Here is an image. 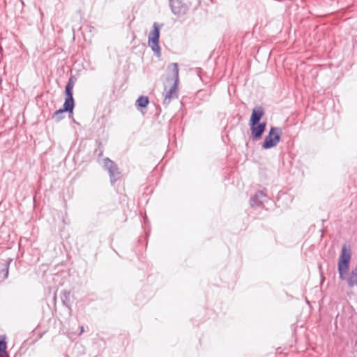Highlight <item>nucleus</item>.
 <instances>
[{
	"mask_svg": "<svg viewBox=\"0 0 357 357\" xmlns=\"http://www.w3.org/2000/svg\"><path fill=\"white\" fill-rule=\"evenodd\" d=\"M351 257V251L350 247L344 245L337 263V270L340 278L342 280H346L349 287H353L357 285V266L348 273Z\"/></svg>",
	"mask_w": 357,
	"mask_h": 357,
	"instance_id": "f257e3e1",
	"label": "nucleus"
},
{
	"mask_svg": "<svg viewBox=\"0 0 357 357\" xmlns=\"http://www.w3.org/2000/svg\"><path fill=\"white\" fill-rule=\"evenodd\" d=\"M167 70L172 72V77L167 78V80H172L173 84L170 89L167 91L163 103L169 105L172 100L178 98V86L179 82V69L177 63H172L167 66Z\"/></svg>",
	"mask_w": 357,
	"mask_h": 357,
	"instance_id": "f03ea898",
	"label": "nucleus"
},
{
	"mask_svg": "<svg viewBox=\"0 0 357 357\" xmlns=\"http://www.w3.org/2000/svg\"><path fill=\"white\" fill-rule=\"evenodd\" d=\"M160 38V26L158 23L154 22L153 29L150 31L148 38V45L154 52L155 55L160 57L161 55V50L159 45Z\"/></svg>",
	"mask_w": 357,
	"mask_h": 357,
	"instance_id": "7ed1b4c3",
	"label": "nucleus"
},
{
	"mask_svg": "<svg viewBox=\"0 0 357 357\" xmlns=\"http://www.w3.org/2000/svg\"><path fill=\"white\" fill-rule=\"evenodd\" d=\"M281 134L282 130L280 128L272 127L262 144L263 149H268L275 146L280 142Z\"/></svg>",
	"mask_w": 357,
	"mask_h": 357,
	"instance_id": "20e7f679",
	"label": "nucleus"
},
{
	"mask_svg": "<svg viewBox=\"0 0 357 357\" xmlns=\"http://www.w3.org/2000/svg\"><path fill=\"white\" fill-rule=\"evenodd\" d=\"M104 168L109 173L112 184L120 178L121 172L117 165L108 158L104 159Z\"/></svg>",
	"mask_w": 357,
	"mask_h": 357,
	"instance_id": "39448f33",
	"label": "nucleus"
},
{
	"mask_svg": "<svg viewBox=\"0 0 357 357\" xmlns=\"http://www.w3.org/2000/svg\"><path fill=\"white\" fill-rule=\"evenodd\" d=\"M169 6L172 13L178 16L185 15L189 8L185 0H169Z\"/></svg>",
	"mask_w": 357,
	"mask_h": 357,
	"instance_id": "423d86ee",
	"label": "nucleus"
},
{
	"mask_svg": "<svg viewBox=\"0 0 357 357\" xmlns=\"http://www.w3.org/2000/svg\"><path fill=\"white\" fill-rule=\"evenodd\" d=\"M73 84L69 82L66 86V100L63 104L65 109L72 113L74 108V99L73 96Z\"/></svg>",
	"mask_w": 357,
	"mask_h": 357,
	"instance_id": "0eeeda50",
	"label": "nucleus"
},
{
	"mask_svg": "<svg viewBox=\"0 0 357 357\" xmlns=\"http://www.w3.org/2000/svg\"><path fill=\"white\" fill-rule=\"evenodd\" d=\"M266 123L265 122L259 123L255 125H250L252 135L255 139L261 138L262 134L266 129Z\"/></svg>",
	"mask_w": 357,
	"mask_h": 357,
	"instance_id": "6e6552de",
	"label": "nucleus"
},
{
	"mask_svg": "<svg viewBox=\"0 0 357 357\" xmlns=\"http://www.w3.org/2000/svg\"><path fill=\"white\" fill-rule=\"evenodd\" d=\"M264 112L261 107H256L252 110L250 120V125H255L259 123V121L263 116Z\"/></svg>",
	"mask_w": 357,
	"mask_h": 357,
	"instance_id": "1a4fd4ad",
	"label": "nucleus"
},
{
	"mask_svg": "<svg viewBox=\"0 0 357 357\" xmlns=\"http://www.w3.org/2000/svg\"><path fill=\"white\" fill-rule=\"evenodd\" d=\"M266 193L262 190H259L256 192L255 195L252 198L250 199V204L252 206H259L266 200Z\"/></svg>",
	"mask_w": 357,
	"mask_h": 357,
	"instance_id": "9d476101",
	"label": "nucleus"
},
{
	"mask_svg": "<svg viewBox=\"0 0 357 357\" xmlns=\"http://www.w3.org/2000/svg\"><path fill=\"white\" fill-rule=\"evenodd\" d=\"M61 301L65 306H66L70 310V292L68 291H64L62 292L61 296Z\"/></svg>",
	"mask_w": 357,
	"mask_h": 357,
	"instance_id": "9b49d317",
	"label": "nucleus"
},
{
	"mask_svg": "<svg viewBox=\"0 0 357 357\" xmlns=\"http://www.w3.org/2000/svg\"><path fill=\"white\" fill-rule=\"evenodd\" d=\"M149 100L148 97L142 96L138 98V99L137 100L136 104L139 107H145L149 104Z\"/></svg>",
	"mask_w": 357,
	"mask_h": 357,
	"instance_id": "f8f14e48",
	"label": "nucleus"
},
{
	"mask_svg": "<svg viewBox=\"0 0 357 357\" xmlns=\"http://www.w3.org/2000/svg\"><path fill=\"white\" fill-rule=\"evenodd\" d=\"M64 112H67L66 109H65V107L63 106V109H60L59 110H56L54 114H53V119H55L56 121H61L63 116V113Z\"/></svg>",
	"mask_w": 357,
	"mask_h": 357,
	"instance_id": "ddd939ff",
	"label": "nucleus"
},
{
	"mask_svg": "<svg viewBox=\"0 0 357 357\" xmlns=\"http://www.w3.org/2000/svg\"><path fill=\"white\" fill-rule=\"evenodd\" d=\"M6 343L4 340H0V354L6 355Z\"/></svg>",
	"mask_w": 357,
	"mask_h": 357,
	"instance_id": "4468645a",
	"label": "nucleus"
},
{
	"mask_svg": "<svg viewBox=\"0 0 357 357\" xmlns=\"http://www.w3.org/2000/svg\"><path fill=\"white\" fill-rule=\"evenodd\" d=\"M10 261H11V259L7 264L6 270V273H5V275H4V278H6L8 277V266H9V263Z\"/></svg>",
	"mask_w": 357,
	"mask_h": 357,
	"instance_id": "2eb2a0df",
	"label": "nucleus"
},
{
	"mask_svg": "<svg viewBox=\"0 0 357 357\" xmlns=\"http://www.w3.org/2000/svg\"><path fill=\"white\" fill-rule=\"evenodd\" d=\"M84 327H83L82 326H80V334L83 333H84Z\"/></svg>",
	"mask_w": 357,
	"mask_h": 357,
	"instance_id": "dca6fc26",
	"label": "nucleus"
}]
</instances>
